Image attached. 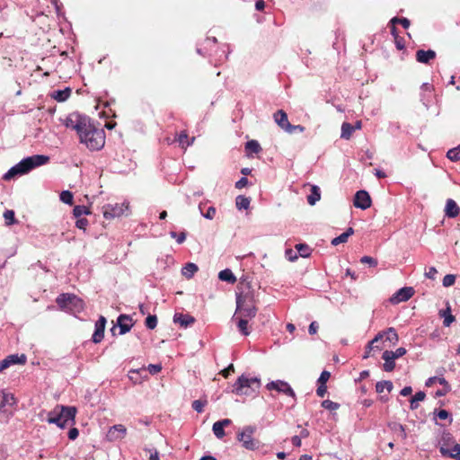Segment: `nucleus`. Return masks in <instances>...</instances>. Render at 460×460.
Returning a JSON list of instances; mask_svg holds the SVG:
<instances>
[{"instance_id":"f257e3e1","label":"nucleus","mask_w":460,"mask_h":460,"mask_svg":"<svg viewBox=\"0 0 460 460\" xmlns=\"http://www.w3.org/2000/svg\"><path fill=\"white\" fill-rule=\"evenodd\" d=\"M49 156L45 155H33L24 157L18 164L12 166L3 176L4 181H11L22 175L29 173L37 167L46 164Z\"/></svg>"},{"instance_id":"f03ea898","label":"nucleus","mask_w":460,"mask_h":460,"mask_svg":"<svg viewBox=\"0 0 460 460\" xmlns=\"http://www.w3.org/2000/svg\"><path fill=\"white\" fill-rule=\"evenodd\" d=\"M77 409L75 406L57 405L48 413L47 421L64 429L68 425H74Z\"/></svg>"},{"instance_id":"7ed1b4c3","label":"nucleus","mask_w":460,"mask_h":460,"mask_svg":"<svg viewBox=\"0 0 460 460\" xmlns=\"http://www.w3.org/2000/svg\"><path fill=\"white\" fill-rule=\"evenodd\" d=\"M79 142L85 145L91 151L101 150L105 144V133L103 129L97 128L93 123L82 135L80 134Z\"/></svg>"},{"instance_id":"20e7f679","label":"nucleus","mask_w":460,"mask_h":460,"mask_svg":"<svg viewBox=\"0 0 460 460\" xmlns=\"http://www.w3.org/2000/svg\"><path fill=\"white\" fill-rule=\"evenodd\" d=\"M66 128L76 131L78 137L92 125V119L89 116L78 111L69 113L65 119H59Z\"/></svg>"},{"instance_id":"39448f33","label":"nucleus","mask_w":460,"mask_h":460,"mask_svg":"<svg viewBox=\"0 0 460 460\" xmlns=\"http://www.w3.org/2000/svg\"><path fill=\"white\" fill-rule=\"evenodd\" d=\"M261 387V380L257 377H251L242 375L233 385L232 392L238 395H252Z\"/></svg>"},{"instance_id":"423d86ee","label":"nucleus","mask_w":460,"mask_h":460,"mask_svg":"<svg viewBox=\"0 0 460 460\" xmlns=\"http://www.w3.org/2000/svg\"><path fill=\"white\" fill-rule=\"evenodd\" d=\"M256 430V426L248 425L241 432L237 433L236 438L245 449L254 451L260 447V441L252 438V435Z\"/></svg>"},{"instance_id":"0eeeda50","label":"nucleus","mask_w":460,"mask_h":460,"mask_svg":"<svg viewBox=\"0 0 460 460\" xmlns=\"http://www.w3.org/2000/svg\"><path fill=\"white\" fill-rule=\"evenodd\" d=\"M56 303L62 310L80 311L83 309L84 302L74 294L64 293L59 295Z\"/></svg>"},{"instance_id":"6e6552de","label":"nucleus","mask_w":460,"mask_h":460,"mask_svg":"<svg viewBox=\"0 0 460 460\" xmlns=\"http://www.w3.org/2000/svg\"><path fill=\"white\" fill-rule=\"evenodd\" d=\"M102 211L106 219L119 217L128 214V203H108L102 208Z\"/></svg>"},{"instance_id":"1a4fd4ad","label":"nucleus","mask_w":460,"mask_h":460,"mask_svg":"<svg viewBox=\"0 0 460 460\" xmlns=\"http://www.w3.org/2000/svg\"><path fill=\"white\" fill-rule=\"evenodd\" d=\"M15 403L16 400L13 394L0 391V413L12 414Z\"/></svg>"},{"instance_id":"9d476101","label":"nucleus","mask_w":460,"mask_h":460,"mask_svg":"<svg viewBox=\"0 0 460 460\" xmlns=\"http://www.w3.org/2000/svg\"><path fill=\"white\" fill-rule=\"evenodd\" d=\"M266 388L270 391L276 390L279 393H283L288 396H291L294 399V401L296 400V394H295L294 390L285 381H282V380L271 381L267 384Z\"/></svg>"},{"instance_id":"9b49d317","label":"nucleus","mask_w":460,"mask_h":460,"mask_svg":"<svg viewBox=\"0 0 460 460\" xmlns=\"http://www.w3.org/2000/svg\"><path fill=\"white\" fill-rule=\"evenodd\" d=\"M414 289L411 287H403L396 291L389 299L393 305L408 301L413 295Z\"/></svg>"},{"instance_id":"f8f14e48","label":"nucleus","mask_w":460,"mask_h":460,"mask_svg":"<svg viewBox=\"0 0 460 460\" xmlns=\"http://www.w3.org/2000/svg\"><path fill=\"white\" fill-rule=\"evenodd\" d=\"M107 320L103 315H101L95 323L94 332L92 336L93 343H100L104 337V331Z\"/></svg>"},{"instance_id":"ddd939ff","label":"nucleus","mask_w":460,"mask_h":460,"mask_svg":"<svg viewBox=\"0 0 460 460\" xmlns=\"http://www.w3.org/2000/svg\"><path fill=\"white\" fill-rule=\"evenodd\" d=\"M437 57V53L435 50L433 49H418L416 51V55H415V58H416V60L417 62L419 63H421V64H424V65H429L430 64V62L432 60H434Z\"/></svg>"},{"instance_id":"4468645a","label":"nucleus","mask_w":460,"mask_h":460,"mask_svg":"<svg viewBox=\"0 0 460 460\" xmlns=\"http://www.w3.org/2000/svg\"><path fill=\"white\" fill-rule=\"evenodd\" d=\"M302 190L306 194V201H319L321 199V190L317 185L305 184Z\"/></svg>"},{"instance_id":"2eb2a0df","label":"nucleus","mask_w":460,"mask_h":460,"mask_svg":"<svg viewBox=\"0 0 460 460\" xmlns=\"http://www.w3.org/2000/svg\"><path fill=\"white\" fill-rule=\"evenodd\" d=\"M126 432H127V429L123 425L119 424V425L112 426L109 429L106 436H107L108 440L114 441V440H119V439L123 438L126 435Z\"/></svg>"},{"instance_id":"dca6fc26","label":"nucleus","mask_w":460,"mask_h":460,"mask_svg":"<svg viewBox=\"0 0 460 460\" xmlns=\"http://www.w3.org/2000/svg\"><path fill=\"white\" fill-rule=\"evenodd\" d=\"M125 321H129L131 322L132 321V317L129 315V314H119V317L117 318V325L119 326V335H123V334H126L127 332H128L132 326H133V323H126Z\"/></svg>"},{"instance_id":"f3484780","label":"nucleus","mask_w":460,"mask_h":460,"mask_svg":"<svg viewBox=\"0 0 460 460\" xmlns=\"http://www.w3.org/2000/svg\"><path fill=\"white\" fill-rule=\"evenodd\" d=\"M273 118L278 126L287 132V129L290 127V122L286 111L279 110L274 113Z\"/></svg>"},{"instance_id":"a211bd4d","label":"nucleus","mask_w":460,"mask_h":460,"mask_svg":"<svg viewBox=\"0 0 460 460\" xmlns=\"http://www.w3.org/2000/svg\"><path fill=\"white\" fill-rule=\"evenodd\" d=\"M262 150L260 143L255 139L248 140L244 144L245 155L249 158L253 157L254 154H259Z\"/></svg>"},{"instance_id":"6ab92c4d","label":"nucleus","mask_w":460,"mask_h":460,"mask_svg":"<svg viewBox=\"0 0 460 460\" xmlns=\"http://www.w3.org/2000/svg\"><path fill=\"white\" fill-rule=\"evenodd\" d=\"M196 319L190 314H183L181 313H175L173 315V322L179 323L181 327L187 328L188 326L194 323Z\"/></svg>"},{"instance_id":"aec40b11","label":"nucleus","mask_w":460,"mask_h":460,"mask_svg":"<svg viewBox=\"0 0 460 460\" xmlns=\"http://www.w3.org/2000/svg\"><path fill=\"white\" fill-rule=\"evenodd\" d=\"M72 93L70 87H65L64 89L55 90L50 93V96L58 102L66 101Z\"/></svg>"},{"instance_id":"412c9836","label":"nucleus","mask_w":460,"mask_h":460,"mask_svg":"<svg viewBox=\"0 0 460 460\" xmlns=\"http://www.w3.org/2000/svg\"><path fill=\"white\" fill-rule=\"evenodd\" d=\"M439 452L443 456L460 460V444H456L451 451L445 447H440Z\"/></svg>"},{"instance_id":"4be33fe9","label":"nucleus","mask_w":460,"mask_h":460,"mask_svg":"<svg viewBox=\"0 0 460 460\" xmlns=\"http://www.w3.org/2000/svg\"><path fill=\"white\" fill-rule=\"evenodd\" d=\"M233 319L236 322V325L239 332L243 335L248 336L250 334V331L248 328V321L246 320V318H243V316H236V314H234Z\"/></svg>"},{"instance_id":"5701e85b","label":"nucleus","mask_w":460,"mask_h":460,"mask_svg":"<svg viewBox=\"0 0 460 460\" xmlns=\"http://www.w3.org/2000/svg\"><path fill=\"white\" fill-rule=\"evenodd\" d=\"M249 301L251 304L253 302V296H243L242 294L236 295V310L234 314L238 312H242L243 308L248 305L246 302Z\"/></svg>"},{"instance_id":"b1692460","label":"nucleus","mask_w":460,"mask_h":460,"mask_svg":"<svg viewBox=\"0 0 460 460\" xmlns=\"http://www.w3.org/2000/svg\"><path fill=\"white\" fill-rule=\"evenodd\" d=\"M383 339V333L382 332H378L375 338L370 341L367 345L366 346V350H365V353L363 355V359H367L371 355V351L374 349H381L378 346H375L374 344L377 341H379L380 340Z\"/></svg>"},{"instance_id":"393cba45","label":"nucleus","mask_w":460,"mask_h":460,"mask_svg":"<svg viewBox=\"0 0 460 460\" xmlns=\"http://www.w3.org/2000/svg\"><path fill=\"white\" fill-rule=\"evenodd\" d=\"M382 358L385 360L383 369L385 372L393 371L395 367V359L393 357H391L388 350H385L383 352Z\"/></svg>"},{"instance_id":"a878e982","label":"nucleus","mask_w":460,"mask_h":460,"mask_svg":"<svg viewBox=\"0 0 460 460\" xmlns=\"http://www.w3.org/2000/svg\"><path fill=\"white\" fill-rule=\"evenodd\" d=\"M4 360L7 361V367H9L15 364L24 365L27 362V357L24 354H12L7 356Z\"/></svg>"},{"instance_id":"bb28decb","label":"nucleus","mask_w":460,"mask_h":460,"mask_svg":"<svg viewBox=\"0 0 460 460\" xmlns=\"http://www.w3.org/2000/svg\"><path fill=\"white\" fill-rule=\"evenodd\" d=\"M439 316L444 318L443 324L446 327L450 326L456 321V317L451 314V308L448 304L447 309L439 311Z\"/></svg>"},{"instance_id":"cd10ccee","label":"nucleus","mask_w":460,"mask_h":460,"mask_svg":"<svg viewBox=\"0 0 460 460\" xmlns=\"http://www.w3.org/2000/svg\"><path fill=\"white\" fill-rule=\"evenodd\" d=\"M208 203H199V209L202 216L208 219H212L216 214V208L213 206L207 208Z\"/></svg>"},{"instance_id":"c85d7f7f","label":"nucleus","mask_w":460,"mask_h":460,"mask_svg":"<svg viewBox=\"0 0 460 460\" xmlns=\"http://www.w3.org/2000/svg\"><path fill=\"white\" fill-rule=\"evenodd\" d=\"M199 270V267L192 262H188L181 270L182 275L187 279H191L193 275Z\"/></svg>"},{"instance_id":"c756f323","label":"nucleus","mask_w":460,"mask_h":460,"mask_svg":"<svg viewBox=\"0 0 460 460\" xmlns=\"http://www.w3.org/2000/svg\"><path fill=\"white\" fill-rule=\"evenodd\" d=\"M218 279L221 281H226L230 284H234L236 281V278L229 269H225L221 270L218 274Z\"/></svg>"},{"instance_id":"7c9ffc66","label":"nucleus","mask_w":460,"mask_h":460,"mask_svg":"<svg viewBox=\"0 0 460 460\" xmlns=\"http://www.w3.org/2000/svg\"><path fill=\"white\" fill-rule=\"evenodd\" d=\"M460 208L457 203H447L445 208V215L447 217L453 218L459 214Z\"/></svg>"},{"instance_id":"2f4dec72","label":"nucleus","mask_w":460,"mask_h":460,"mask_svg":"<svg viewBox=\"0 0 460 460\" xmlns=\"http://www.w3.org/2000/svg\"><path fill=\"white\" fill-rule=\"evenodd\" d=\"M355 131V128L352 124L349 122H343L341 125V137L343 139H349L353 132Z\"/></svg>"},{"instance_id":"473e14b6","label":"nucleus","mask_w":460,"mask_h":460,"mask_svg":"<svg viewBox=\"0 0 460 460\" xmlns=\"http://www.w3.org/2000/svg\"><path fill=\"white\" fill-rule=\"evenodd\" d=\"M426 398V394L422 391L417 392L411 399H410V408L411 410H416L419 407L418 402L424 401Z\"/></svg>"},{"instance_id":"72a5a7b5","label":"nucleus","mask_w":460,"mask_h":460,"mask_svg":"<svg viewBox=\"0 0 460 460\" xmlns=\"http://www.w3.org/2000/svg\"><path fill=\"white\" fill-rule=\"evenodd\" d=\"M243 318H254L257 314V307L252 305H246L242 312H239Z\"/></svg>"},{"instance_id":"f704fd0d","label":"nucleus","mask_w":460,"mask_h":460,"mask_svg":"<svg viewBox=\"0 0 460 460\" xmlns=\"http://www.w3.org/2000/svg\"><path fill=\"white\" fill-rule=\"evenodd\" d=\"M89 214H91L89 207L78 205L75 206V208H73V215L75 217V219L83 217V216Z\"/></svg>"},{"instance_id":"c9c22d12","label":"nucleus","mask_w":460,"mask_h":460,"mask_svg":"<svg viewBox=\"0 0 460 460\" xmlns=\"http://www.w3.org/2000/svg\"><path fill=\"white\" fill-rule=\"evenodd\" d=\"M194 139L195 138L192 137L190 139V141H189V136H188L187 132L186 131H181V133L178 136L177 141L179 142V145L181 147H185V146H190L193 143Z\"/></svg>"},{"instance_id":"e433bc0d","label":"nucleus","mask_w":460,"mask_h":460,"mask_svg":"<svg viewBox=\"0 0 460 460\" xmlns=\"http://www.w3.org/2000/svg\"><path fill=\"white\" fill-rule=\"evenodd\" d=\"M352 201H372V199L367 190H359L354 194Z\"/></svg>"},{"instance_id":"4c0bfd02","label":"nucleus","mask_w":460,"mask_h":460,"mask_svg":"<svg viewBox=\"0 0 460 460\" xmlns=\"http://www.w3.org/2000/svg\"><path fill=\"white\" fill-rule=\"evenodd\" d=\"M296 249L301 257L307 258L310 256L311 249L306 243H298L296 245Z\"/></svg>"},{"instance_id":"58836bf2","label":"nucleus","mask_w":460,"mask_h":460,"mask_svg":"<svg viewBox=\"0 0 460 460\" xmlns=\"http://www.w3.org/2000/svg\"><path fill=\"white\" fill-rule=\"evenodd\" d=\"M4 217L6 226H12L17 223L14 211L12 209L5 210V212L4 213Z\"/></svg>"},{"instance_id":"ea45409f","label":"nucleus","mask_w":460,"mask_h":460,"mask_svg":"<svg viewBox=\"0 0 460 460\" xmlns=\"http://www.w3.org/2000/svg\"><path fill=\"white\" fill-rule=\"evenodd\" d=\"M447 157L454 162L460 160V145L456 147L451 148L447 153Z\"/></svg>"},{"instance_id":"a19ab883","label":"nucleus","mask_w":460,"mask_h":460,"mask_svg":"<svg viewBox=\"0 0 460 460\" xmlns=\"http://www.w3.org/2000/svg\"><path fill=\"white\" fill-rule=\"evenodd\" d=\"M383 335L387 334L386 340L392 341L394 344L399 340L398 334L394 327L388 328L385 332H382Z\"/></svg>"},{"instance_id":"79ce46f5","label":"nucleus","mask_w":460,"mask_h":460,"mask_svg":"<svg viewBox=\"0 0 460 460\" xmlns=\"http://www.w3.org/2000/svg\"><path fill=\"white\" fill-rule=\"evenodd\" d=\"M145 325L147 329L154 330L157 325L156 315L148 314L145 320Z\"/></svg>"},{"instance_id":"37998d69","label":"nucleus","mask_w":460,"mask_h":460,"mask_svg":"<svg viewBox=\"0 0 460 460\" xmlns=\"http://www.w3.org/2000/svg\"><path fill=\"white\" fill-rule=\"evenodd\" d=\"M212 430L215 436L219 439L226 436L225 429L217 421L213 424Z\"/></svg>"},{"instance_id":"c03bdc74","label":"nucleus","mask_w":460,"mask_h":460,"mask_svg":"<svg viewBox=\"0 0 460 460\" xmlns=\"http://www.w3.org/2000/svg\"><path fill=\"white\" fill-rule=\"evenodd\" d=\"M321 406L329 411H336L340 408V403L334 402L331 400H324L322 402Z\"/></svg>"},{"instance_id":"a18cd8bd","label":"nucleus","mask_w":460,"mask_h":460,"mask_svg":"<svg viewBox=\"0 0 460 460\" xmlns=\"http://www.w3.org/2000/svg\"><path fill=\"white\" fill-rule=\"evenodd\" d=\"M208 401L206 399L204 400H195L192 402V408L199 413L203 411V408L205 405H207Z\"/></svg>"},{"instance_id":"49530a36","label":"nucleus","mask_w":460,"mask_h":460,"mask_svg":"<svg viewBox=\"0 0 460 460\" xmlns=\"http://www.w3.org/2000/svg\"><path fill=\"white\" fill-rule=\"evenodd\" d=\"M441 440L443 442L442 447L448 446L451 443H454V437L449 431L444 430L442 432Z\"/></svg>"},{"instance_id":"de8ad7c7","label":"nucleus","mask_w":460,"mask_h":460,"mask_svg":"<svg viewBox=\"0 0 460 460\" xmlns=\"http://www.w3.org/2000/svg\"><path fill=\"white\" fill-rule=\"evenodd\" d=\"M59 201H74V193L68 190H62L59 194Z\"/></svg>"},{"instance_id":"09e8293b","label":"nucleus","mask_w":460,"mask_h":460,"mask_svg":"<svg viewBox=\"0 0 460 460\" xmlns=\"http://www.w3.org/2000/svg\"><path fill=\"white\" fill-rule=\"evenodd\" d=\"M389 427L394 430L399 429L402 439H405L407 438V434L405 432V428L403 425L397 422H394L393 424H389Z\"/></svg>"},{"instance_id":"8fccbe9b","label":"nucleus","mask_w":460,"mask_h":460,"mask_svg":"<svg viewBox=\"0 0 460 460\" xmlns=\"http://www.w3.org/2000/svg\"><path fill=\"white\" fill-rule=\"evenodd\" d=\"M456 282V275L447 274L443 279V286L446 288L451 287Z\"/></svg>"},{"instance_id":"3c124183","label":"nucleus","mask_w":460,"mask_h":460,"mask_svg":"<svg viewBox=\"0 0 460 460\" xmlns=\"http://www.w3.org/2000/svg\"><path fill=\"white\" fill-rule=\"evenodd\" d=\"M391 357H393L394 359H397L402 356H404L407 353V350L405 348H398L395 351L388 350Z\"/></svg>"},{"instance_id":"603ef678","label":"nucleus","mask_w":460,"mask_h":460,"mask_svg":"<svg viewBox=\"0 0 460 460\" xmlns=\"http://www.w3.org/2000/svg\"><path fill=\"white\" fill-rule=\"evenodd\" d=\"M330 377H331V373L329 371L323 370L321 373V375L317 380V383L320 385H326V383L328 382Z\"/></svg>"},{"instance_id":"864d4df0","label":"nucleus","mask_w":460,"mask_h":460,"mask_svg":"<svg viewBox=\"0 0 460 460\" xmlns=\"http://www.w3.org/2000/svg\"><path fill=\"white\" fill-rule=\"evenodd\" d=\"M434 414L436 417H438L440 420H447V418L450 417V413L447 410H444V409H441V410L436 409L434 411Z\"/></svg>"},{"instance_id":"5fc2aeb1","label":"nucleus","mask_w":460,"mask_h":460,"mask_svg":"<svg viewBox=\"0 0 460 460\" xmlns=\"http://www.w3.org/2000/svg\"><path fill=\"white\" fill-rule=\"evenodd\" d=\"M360 262L361 263H366V264H368L369 266L371 267H376L377 265V261L376 259L373 258V257H370V256H363L361 259H360Z\"/></svg>"},{"instance_id":"6e6d98bb","label":"nucleus","mask_w":460,"mask_h":460,"mask_svg":"<svg viewBox=\"0 0 460 460\" xmlns=\"http://www.w3.org/2000/svg\"><path fill=\"white\" fill-rule=\"evenodd\" d=\"M305 128L302 125H292L290 123V127L287 129V132L289 134H293L296 132H304Z\"/></svg>"},{"instance_id":"4d7b16f0","label":"nucleus","mask_w":460,"mask_h":460,"mask_svg":"<svg viewBox=\"0 0 460 460\" xmlns=\"http://www.w3.org/2000/svg\"><path fill=\"white\" fill-rule=\"evenodd\" d=\"M88 225V220L85 217L77 218L75 221V226L79 229L85 230Z\"/></svg>"},{"instance_id":"13d9d810","label":"nucleus","mask_w":460,"mask_h":460,"mask_svg":"<svg viewBox=\"0 0 460 460\" xmlns=\"http://www.w3.org/2000/svg\"><path fill=\"white\" fill-rule=\"evenodd\" d=\"M147 369L151 375H155L162 370V366L161 364H150Z\"/></svg>"},{"instance_id":"bf43d9fd","label":"nucleus","mask_w":460,"mask_h":460,"mask_svg":"<svg viewBox=\"0 0 460 460\" xmlns=\"http://www.w3.org/2000/svg\"><path fill=\"white\" fill-rule=\"evenodd\" d=\"M234 372V367L233 364H230L228 367H226L225 369L221 370L220 374L225 377L227 378L232 373Z\"/></svg>"},{"instance_id":"052dcab7","label":"nucleus","mask_w":460,"mask_h":460,"mask_svg":"<svg viewBox=\"0 0 460 460\" xmlns=\"http://www.w3.org/2000/svg\"><path fill=\"white\" fill-rule=\"evenodd\" d=\"M395 47L399 50H402L405 49V41L402 37H398L394 39Z\"/></svg>"},{"instance_id":"680f3d73","label":"nucleus","mask_w":460,"mask_h":460,"mask_svg":"<svg viewBox=\"0 0 460 460\" xmlns=\"http://www.w3.org/2000/svg\"><path fill=\"white\" fill-rule=\"evenodd\" d=\"M347 241H348V239L345 237V235H343V233H342L341 234H340L339 236H337L332 240V244L338 245L340 243H346Z\"/></svg>"},{"instance_id":"e2e57ef3","label":"nucleus","mask_w":460,"mask_h":460,"mask_svg":"<svg viewBox=\"0 0 460 460\" xmlns=\"http://www.w3.org/2000/svg\"><path fill=\"white\" fill-rule=\"evenodd\" d=\"M327 393V385L318 384V387L316 389V394L319 397H323Z\"/></svg>"},{"instance_id":"0e129e2a","label":"nucleus","mask_w":460,"mask_h":460,"mask_svg":"<svg viewBox=\"0 0 460 460\" xmlns=\"http://www.w3.org/2000/svg\"><path fill=\"white\" fill-rule=\"evenodd\" d=\"M78 435L79 431L76 428H71L67 433L68 438L70 440H75V438H77Z\"/></svg>"},{"instance_id":"69168bd1","label":"nucleus","mask_w":460,"mask_h":460,"mask_svg":"<svg viewBox=\"0 0 460 460\" xmlns=\"http://www.w3.org/2000/svg\"><path fill=\"white\" fill-rule=\"evenodd\" d=\"M421 93H431L434 90V87L432 84L429 83H423L420 86Z\"/></svg>"},{"instance_id":"338daca9","label":"nucleus","mask_w":460,"mask_h":460,"mask_svg":"<svg viewBox=\"0 0 460 460\" xmlns=\"http://www.w3.org/2000/svg\"><path fill=\"white\" fill-rule=\"evenodd\" d=\"M250 204L251 203H235V207L239 211L245 210L246 214H248V211L251 209Z\"/></svg>"},{"instance_id":"774afa93","label":"nucleus","mask_w":460,"mask_h":460,"mask_svg":"<svg viewBox=\"0 0 460 460\" xmlns=\"http://www.w3.org/2000/svg\"><path fill=\"white\" fill-rule=\"evenodd\" d=\"M248 184V179L246 177H242L235 182V188L242 189Z\"/></svg>"}]
</instances>
